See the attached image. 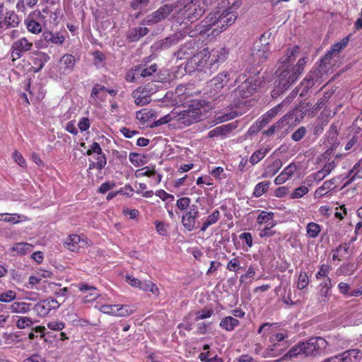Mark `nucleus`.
I'll return each mask as SVG.
<instances>
[{"mask_svg": "<svg viewBox=\"0 0 362 362\" xmlns=\"http://www.w3.org/2000/svg\"><path fill=\"white\" fill-rule=\"evenodd\" d=\"M270 185L271 182L269 181H262L259 182L254 188L252 196L256 198L260 197L268 192Z\"/></svg>", "mask_w": 362, "mask_h": 362, "instance_id": "36", "label": "nucleus"}, {"mask_svg": "<svg viewBox=\"0 0 362 362\" xmlns=\"http://www.w3.org/2000/svg\"><path fill=\"white\" fill-rule=\"evenodd\" d=\"M277 223H272L269 225H266L263 228H259L257 230L259 231V236L260 238H271L276 235V230H273V228H274L276 226Z\"/></svg>", "mask_w": 362, "mask_h": 362, "instance_id": "38", "label": "nucleus"}, {"mask_svg": "<svg viewBox=\"0 0 362 362\" xmlns=\"http://www.w3.org/2000/svg\"><path fill=\"white\" fill-rule=\"evenodd\" d=\"M309 192V189L306 186H300L296 188L293 192L291 194V199H300L307 194Z\"/></svg>", "mask_w": 362, "mask_h": 362, "instance_id": "53", "label": "nucleus"}, {"mask_svg": "<svg viewBox=\"0 0 362 362\" xmlns=\"http://www.w3.org/2000/svg\"><path fill=\"white\" fill-rule=\"evenodd\" d=\"M232 131L231 124H226L217 127L208 133L209 138L226 136Z\"/></svg>", "mask_w": 362, "mask_h": 362, "instance_id": "32", "label": "nucleus"}, {"mask_svg": "<svg viewBox=\"0 0 362 362\" xmlns=\"http://www.w3.org/2000/svg\"><path fill=\"white\" fill-rule=\"evenodd\" d=\"M214 314V310L212 309H204L201 311H198L196 313V317L194 320L199 321L201 320L206 319Z\"/></svg>", "mask_w": 362, "mask_h": 362, "instance_id": "61", "label": "nucleus"}, {"mask_svg": "<svg viewBox=\"0 0 362 362\" xmlns=\"http://www.w3.org/2000/svg\"><path fill=\"white\" fill-rule=\"evenodd\" d=\"M37 15L39 19H45V16H43L40 11H37V13L30 14L27 18L25 19V25L28 30L33 34H39L42 30V25L33 18V16Z\"/></svg>", "mask_w": 362, "mask_h": 362, "instance_id": "20", "label": "nucleus"}, {"mask_svg": "<svg viewBox=\"0 0 362 362\" xmlns=\"http://www.w3.org/2000/svg\"><path fill=\"white\" fill-rule=\"evenodd\" d=\"M229 80V74L226 71H223L214 77L209 81V86L211 90H213L215 93H218L227 85Z\"/></svg>", "mask_w": 362, "mask_h": 362, "instance_id": "18", "label": "nucleus"}, {"mask_svg": "<svg viewBox=\"0 0 362 362\" xmlns=\"http://www.w3.org/2000/svg\"><path fill=\"white\" fill-rule=\"evenodd\" d=\"M237 17L238 14L235 11H229L228 9L213 11L199 25V33L206 32L214 25H216L217 28L221 29V31H223L233 25Z\"/></svg>", "mask_w": 362, "mask_h": 362, "instance_id": "1", "label": "nucleus"}, {"mask_svg": "<svg viewBox=\"0 0 362 362\" xmlns=\"http://www.w3.org/2000/svg\"><path fill=\"white\" fill-rule=\"evenodd\" d=\"M232 255L234 257L228 262L226 269L233 272H238L240 269H245L243 267H241V262L243 259L241 257L235 256V253H233Z\"/></svg>", "mask_w": 362, "mask_h": 362, "instance_id": "34", "label": "nucleus"}, {"mask_svg": "<svg viewBox=\"0 0 362 362\" xmlns=\"http://www.w3.org/2000/svg\"><path fill=\"white\" fill-rule=\"evenodd\" d=\"M64 247L74 252H79L81 249L88 247L90 244L84 235L71 234L64 243Z\"/></svg>", "mask_w": 362, "mask_h": 362, "instance_id": "10", "label": "nucleus"}, {"mask_svg": "<svg viewBox=\"0 0 362 362\" xmlns=\"http://www.w3.org/2000/svg\"><path fill=\"white\" fill-rule=\"evenodd\" d=\"M156 174V171L155 170L154 166H146L141 169H139L135 173V176L137 177H154Z\"/></svg>", "mask_w": 362, "mask_h": 362, "instance_id": "44", "label": "nucleus"}, {"mask_svg": "<svg viewBox=\"0 0 362 362\" xmlns=\"http://www.w3.org/2000/svg\"><path fill=\"white\" fill-rule=\"evenodd\" d=\"M192 63H194L198 69H201L206 66H209L211 68L210 51L209 48H204L199 52L196 53L192 58Z\"/></svg>", "mask_w": 362, "mask_h": 362, "instance_id": "19", "label": "nucleus"}, {"mask_svg": "<svg viewBox=\"0 0 362 362\" xmlns=\"http://www.w3.org/2000/svg\"><path fill=\"white\" fill-rule=\"evenodd\" d=\"M221 218V213L218 209H215L213 212L209 214L205 219V221L202 223L200 230L202 232L206 231V230L213 224L216 223L219 219Z\"/></svg>", "mask_w": 362, "mask_h": 362, "instance_id": "31", "label": "nucleus"}, {"mask_svg": "<svg viewBox=\"0 0 362 362\" xmlns=\"http://www.w3.org/2000/svg\"><path fill=\"white\" fill-rule=\"evenodd\" d=\"M191 205V199L188 197L179 198L176 202V206L182 211H185L189 209Z\"/></svg>", "mask_w": 362, "mask_h": 362, "instance_id": "51", "label": "nucleus"}, {"mask_svg": "<svg viewBox=\"0 0 362 362\" xmlns=\"http://www.w3.org/2000/svg\"><path fill=\"white\" fill-rule=\"evenodd\" d=\"M256 221L259 226L276 223V221L274 220V213L273 211L264 210L259 213L257 216Z\"/></svg>", "mask_w": 362, "mask_h": 362, "instance_id": "28", "label": "nucleus"}, {"mask_svg": "<svg viewBox=\"0 0 362 362\" xmlns=\"http://www.w3.org/2000/svg\"><path fill=\"white\" fill-rule=\"evenodd\" d=\"M210 174L216 180H221L226 177L224 170L222 167H216L210 171Z\"/></svg>", "mask_w": 362, "mask_h": 362, "instance_id": "63", "label": "nucleus"}, {"mask_svg": "<svg viewBox=\"0 0 362 362\" xmlns=\"http://www.w3.org/2000/svg\"><path fill=\"white\" fill-rule=\"evenodd\" d=\"M327 175L321 169L307 177L306 182H310V186L313 185V182L315 181L317 183L323 180Z\"/></svg>", "mask_w": 362, "mask_h": 362, "instance_id": "49", "label": "nucleus"}, {"mask_svg": "<svg viewBox=\"0 0 362 362\" xmlns=\"http://www.w3.org/2000/svg\"><path fill=\"white\" fill-rule=\"evenodd\" d=\"M59 303L54 298H48L36 303L33 310L40 317L48 315L52 310H55L59 307Z\"/></svg>", "mask_w": 362, "mask_h": 362, "instance_id": "12", "label": "nucleus"}, {"mask_svg": "<svg viewBox=\"0 0 362 362\" xmlns=\"http://www.w3.org/2000/svg\"><path fill=\"white\" fill-rule=\"evenodd\" d=\"M298 356H303L300 342L293 346L279 361L291 359Z\"/></svg>", "mask_w": 362, "mask_h": 362, "instance_id": "43", "label": "nucleus"}, {"mask_svg": "<svg viewBox=\"0 0 362 362\" xmlns=\"http://www.w3.org/2000/svg\"><path fill=\"white\" fill-rule=\"evenodd\" d=\"M140 289L144 291L151 292L156 296H158L160 293L159 288L157 285L151 281H142Z\"/></svg>", "mask_w": 362, "mask_h": 362, "instance_id": "45", "label": "nucleus"}, {"mask_svg": "<svg viewBox=\"0 0 362 362\" xmlns=\"http://www.w3.org/2000/svg\"><path fill=\"white\" fill-rule=\"evenodd\" d=\"M228 56V51L224 47H217L210 52L211 66L224 62Z\"/></svg>", "mask_w": 362, "mask_h": 362, "instance_id": "22", "label": "nucleus"}, {"mask_svg": "<svg viewBox=\"0 0 362 362\" xmlns=\"http://www.w3.org/2000/svg\"><path fill=\"white\" fill-rule=\"evenodd\" d=\"M257 85L252 78H247L235 90L236 95L241 98L250 97L256 90Z\"/></svg>", "mask_w": 362, "mask_h": 362, "instance_id": "17", "label": "nucleus"}, {"mask_svg": "<svg viewBox=\"0 0 362 362\" xmlns=\"http://www.w3.org/2000/svg\"><path fill=\"white\" fill-rule=\"evenodd\" d=\"M257 47L258 48H255L252 52L254 58L260 62L267 59L271 54L269 43L267 42L266 44H262L260 46Z\"/></svg>", "mask_w": 362, "mask_h": 362, "instance_id": "26", "label": "nucleus"}, {"mask_svg": "<svg viewBox=\"0 0 362 362\" xmlns=\"http://www.w3.org/2000/svg\"><path fill=\"white\" fill-rule=\"evenodd\" d=\"M174 109L166 115L153 122L151 127H158L163 124H165L171 121H175Z\"/></svg>", "mask_w": 362, "mask_h": 362, "instance_id": "46", "label": "nucleus"}, {"mask_svg": "<svg viewBox=\"0 0 362 362\" xmlns=\"http://www.w3.org/2000/svg\"><path fill=\"white\" fill-rule=\"evenodd\" d=\"M330 272V267L327 264H322L320 266L318 272L315 274V277L317 280L322 278H327L328 274Z\"/></svg>", "mask_w": 362, "mask_h": 362, "instance_id": "60", "label": "nucleus"}, {"mask_svg": "<svg viewBox=\"0 0 362 362\" xmlns=\"http://www.w3.org/2000/svg\"><path fill=\"white\" fill-rule=\"evenodd\" d=\"M199 217V210L197 205L193 204L189 209L185 211L181 218V222L185 228L189 232L196 228V223Z\"/></svg>", "mask_w": 362, "mask_h": 362, "instance_id": "8", "label": "nucleus"}, {"mask_svg": "<svg viewBox=\"0 0 362 362\" xmlns=\"http://www.w3.org/2000/svg\"><path fill=\"white\" fill-rule=\"evenodd\" d=\"M321 230V226L315 222H310L306 226V235L310 238H315L319 235Z\"/></svg>", "mask_w": 362, "mask_h": 362, "instance_id": "40", "label": "nucleus"}, {"mask_svg": "<svg viewBox=\"0 0 362 362\" xmlns=\"http://www.w3.org/2000/svg\"><path fill=\"white\" fill-rule=\"evenodd\" d=\"M129 161L135 167H139L144 165L145 161L140 154L134 152H131L129 155Z\"/></svg>", "mask_w": 362, "mask_h": 362, "instance_id": "54", "label": "nucleus"}, {"mask_svg": "<svg viewBox=\"0 0 362 362\" xmlns=\"http://www.w3.org/2000/svg\"><path fill=\"white\" fill-rule=\"evenodd\" d=\"M300 344L303 356L320 354L327 345V341L322 337H312Z\"/></svg>", "mask_w": 362, "mask_h": 362, "instance_id": "5", "label": "nucleus"}, {"mask_svg": "<svg viewBox=\"0 0 362 362\" xmlns=\"http://www.w3.org/2000/svg\"><path fill=\"white\" fill-rule=\"evenodd\" d=\"M185 37V35L181 32H177L173 33V35L165 38L161 44V49H166L172 46L177 45L181 40H182Z\"/></svg>", "mask_w": 362, "mask_h": 362, "instance_id": "27", "label": "nucleus"}, {"mask_svg": "<svg viewBox=\"0 0 362 362\" xmlns=\"http://www.w3.org/2000/svg\"><path fill=\"white\" fill-rule=\"evenodd\" d=\"M269 149L267 148H259L255 151L250 156L249 161L252 165H255L257 164L260 160H262L266 155L269 152Z\"/></svg>", "mask_w": 362, "mask_h": 362, "instance_id": "41", "label": "nucleus"}, {"mask_svg": "<svg viewBox=\"0 0 362 362\" xmlns=\"http://www.w3.org/2000/svg\"><path fill=\"white\" fill-rule=\"evenodd\" d=\"M300 47L298 45L294 46L291 49H288L286 52V58L283 60L282 64H286L290 63L295 59L296 54L299 52Z\"/></svg>", "mask_w": 362, "mask_h": 362, "instance_id": "58", "label": "nucleus"}, {"mask_svg": "<svg viewBox=\"0 0 362 362\" xmlns=\"http://www.w3.org/2000/svg\"><path fill=\"white\" fill-rule=\"evenodd\" d=\"M33 248V245L23 242L14 244L11 250L12 251L17 252L18 254L24 255L30 253Z\"/></svg>", "mask_w": 362, "mask_h": 362, "instance_id": "39", "label": "nucleus"}, {"mask_svg": "<svg viewBox=\"0 0 362 362\" xmlns=\"http://www.w3.org/2000/svg\"><path fill=\"white\" fill-rule=\"evenodd\" d=\"M136 68L139 69V76L144 78L151 76L157 71V65L156 64H151L146 68L143 67L141 65H137Z\"/></svg>", "mask_w": 362, "mask_h": 362, "instance_id": "48", "label": "nucleus"}, {"mask_svg": "<svg viewBox=\"0 0 362 362\" xmlns=\"http://www.w3.org/2000/svg\"><path fill=\"white\" fill-rule=\"evenodd\" d=\"M136 117L140 121L141 124H145L152 120L154 121L157 117V114L153 110L143 109L136 112Z\"/></svg>", "mask_w": 362, "mask_h": 362, "instance_id": "25", "label": "nucleus"}, {"mask_svg": "<svg viewBox=\"0 0 362 362\" xmlns=\"http://www.w3.org/2000/svg\"><path fill=\"white\" fill-rule=\"evenodd\" d=\"M337 178L334 177L324 182L322 185L315 191V199L330 196L331 192L337 188Z\"/></svg>", "mask_w": 362, "mask_h": 362, "instance_id": "16", "label": "nucleus"}, {"mask_svg": "<svg viewBox=\"0 0 362 362\" xmlns=\"http://www.w3.org/2000/svg\"><path fill=\"white\" fill-rule=\"evenodd\" d=\"M16 293L12 290L0 293V302L10 303L16 298Z\"/></svg>", "mask_w": 362, "mask_h": 362, "instance_id": "55", "label": "nucleus"}, {"mask_svg": "<svg viewBox=\"0 0 362 362\" xmlns=\"http://www.w3.org/2000/svg\"><path fill=\"white\" fill-rule=\"evenodd\" d=\"M156 90L154 84L148 83L144 86L138 87L132 92V95L136 105L144 106L151 101V95Z\"/></svg>", "mask_w": 362, "mask_h": 362, "instance_id": "6", "label": "nucleus"}, {"mask_svg": "<svg viewBox=\"0 0 362 362\" xmlns=\"http://www.w3.org/2000/svg\"><path fill=\"white\" fill-rule=\"evenodd\" d=\"M175 121L184 127H187L199 120L201 110L198 105H189L186 110H180L174 108Z\"/></svg>", "mask_w": 362, "mask_h": 362, "instance_id": "4", "label": "nucleus"}, {"mask_svg": "<svg viewBox=\"0 0 362 362\" xmlns=\"http://www.w3.org/2000/svg\"><path fill=\"white\" fill-rule=\"evenodd\" d=\"M77 288L81 292L89 291V293L84 296L83 303H89L95 300L100 296V293L97 291L95 287L89 286L85 283H79Z\"/></svg>", "mask_w": 362, "mask_h": 362, "instance_id": "23", "label": "nucleus"}, {"mask_svg": "<svg viewBox=\"0 0 362 362\" xmlns=\"http://www.w3.org/2000/svg\"><path fill=\"white\" fill-rule=\"evenodd\" d=\"M281 159L274 160L271 164L268 165L262 175V177H272L275 175L282 167Z\"/></svg>", "mask_w": 362, "mask_h": 362, "instance_id": "29", "label": "nucleus"}, {"mask_svg": "<svg viewBox=\"0 0 362 362\" xmlns=\"http://www.w3.org/2000/svg\"><path fill=\"white\" fill-rule=\"evenodd\" d=\"M288 337L286 332L277 333L272 336L269 338V341L273 343V344L266 349L264 356L276 357L279 356L288 347L286 342L282 344L279 343L288 338Z\"/></svg>", "mask_w": 362, "mask_h": 362, "instance_id": "7", "label": "nucleus"}, {"mask_svg": "<svg viewBox=\"0 0 362 362\" xmlns=\"http://www.w3.org/2000/svg\"><path fill=\"white\" fill-rule=\"evenodd\" d=\"M43 37L47 42H52L57 45H62L65 40L64 35L59 33H54L52 32H45L43 33Z\"/></svg>", "mask_w": 362, "mask_h": 362, "instance_id": "37", "label": "nucleus"}, {"mask_svg": "<svg viewBox=\"0 0 362 362\" xmlns=\"http://www.w3.org/2000/svg\"><path fill=\"white\" fill-rule=\"evenodd\" d=\"M309 284L308 276L306 272H300L297 281V288L299 290L305 288Z\"/></svg>", "mask_w": 362, "mask_h": 362, "instance_id": "59", "label": "nucleus"}, {"mask_svg": "<svg viewBox=\"0 0 362 362\" xmlns=\"http://www.w3.org/2000/svg\"><path fill=\"white\" fill-rule=\"evenodd\" d=\"M13 317L16 327L20 329L30 328L35 322L27 316H16Z\"/></svg>", "mask_w": 362, "mask_h": 362, "instance_id": "35", "label": "nucleus"}, {"mask_svg": "<svg viewBox=\"0 0 362 362\" xmlns=\"http://www.w3.org/2000/svg\"><path fill=\"white\" fill-rule=\"evenodd\" d=\"M174 10L191 22L200 18L205 11L201 0H177Z\"/></svg>", "mask_w": 362, "mask_h": 362, "instance_id": "2", "label": "nucleus"}, {"mask_svg": "<svg viewBox=\"0 0 362 362\" xmlns=\"http://www.w3.org/2000/svg\"><path fill=\"white\" fill-rule=\"evenodd\" d=\"M4 221L7 223H18L21 218L20 215L17 214H0V217H4Z\"/></svg>", "mask_w": 362, "mask_h": 362, "instance_id": "62", "label": "nucleus"}, {"mask_svg": "<svg viewBox=\"0 0 362 362\" xmlns=\"http://www.w3.org/2000/svg\"><path fill=\"white\" fill-rule=\"evenodd\" d=\"M306 133V128L305 127H300L292 134L291 139L294 141H299L305 136Z\"/></svg>", "mask_w": 362, "mask_h": 362, "instance_id": "64", "label": "nucleus"}, {"mask_svg": "<svg viewBox=\"0 0 362 362\" xmlns=\"http://www.w3.org/2000/svg\"><path fill=\"white\" fill-rule=\"evenodd\" d=\"M19 24L18 15L12 11H4L3 4L0 5V28L7 29L15 28Z\"/></svg>", "mask_w": 362, "mask_h": 362, "instance_id": "14", "label": "nucleus"}, {"mask_svg": "<svg viewBox=\"0 0 362 362\" xmlns=\"http://www.w3.org/2000/svg\"><path fill=\"white\" fill-rule=\"evenodd\" d=\"M195 44L196 43L192 40L186 42L175 53L177 58L179 59H192L197 52Z\"/></svg>", "mask_w": 362, "mask_h": 362, "instance_id": "21", "label": "nucleus"}, {"mask_svg": "<svg viewBox=\"0 0 362 362\" xmlns=\"http://www.w3.org/2000/svg\"><path fill=\"white\" fill-rule=\"evenodd\" d=\"M361 359V351L358 349H352L327 359L326 362H360Z\"/></svg>", "mask_w": 362, "mask_h": 362, "instance_id": "13", "label": "nucleus"}, {"mask_svg": "<svg viewBox=\"0 0 362 362\" xmlns=\"http://www.w3.org/2000/svg\"><path fill=\"white\" fill-rule=\"evenodd\" d=\"M31 303L25 302H15L10 306V310L14 313L25 314L30 312L32 309Z\"/></svg>", "mask_w": 362, "mask_h": 362, "instance_id": "33", "label": "nucleus"}, {"mask_svg": "<svg viewBox=\"0 0 362 362\" xmlns=\"http://www.w3.org/2000/svg\"><path fill=\"white\" fill-rule=\"evenodd\" d=\"M156 230L162 236H167L168 234L169 225L161 221H156Z\"/></svg>", "mask_w": 362, "mask_h": 362, "instance_id": "56", "label": "nucleus"}, {"mask_svg": "<svg viewBox=\"0 0 362 362\" xmlns=\"http://www.w3.org/2000/svg\"><path fill=\"white\" fill-rule=\"evenodd\" d=\"M349 42V37H344L340 42H338L335 44H334L330 49L332 52H333L335 54L339 53L343 49H344Z\"/></svg>", "mask_w": 362, "mask_h": 362, "instance_id": "57", "label": "nucleus"}, {"mask_svg": "<svg viewBox=\"0 0 362 362\" xmlns=\"http://www.w3.org/2000/svg\"><path fill=\"white\" fill-rule=\"evenodd\" d=\"M334 55H336L332 50L329 49L325 55L320 59V67L321 69H326L327 65H330L331 60Z\"/></svg>", "mask_w": 362, "mask_h": 362, "instance_id": "52", "label": "nucleus"}, {"mask_svg": "<svg viewBox=\"0 0 362 362\" xmlns=\"http://www.w3.org/2000/svg\"><path fill=\"white\" fill-rule=\"evenodd\" d=\"M59 63L61 69H63V73L70 74L74 69L76 58L73 54H65L60 59Z\"/></svg>", "mask_w": 362, "mask_h": 362, "instance_id": "24", "label": "nucleus"}, {"mask_svg": "<svg viewBox=\"0 0 362 362\" xmlns=\"http://www.w3.org/2000/svg\"><path fill=\"white\" fill-rule=\"evenodd\" d=\"M33 54L37 55V57L33 59V62L34 65L37 66L35 71H38L43 68L45 66V62L49 59V56L41 52H35Z\"/></svg>", "mask_w": 362, "mask_h": 362, "instance_id": "42", "label": "nucleus"}, {"mask_svg": "<svg viewBox=\"0 0 362 362\" xmlns=\"http://www.w3.org/2000/svg\"><path fill=\"white\" fill-rule=\"evenodd\" d=\"M355 271L354 264V263H346L341 264L337 269V273L339 275L343 276H350L354 274Z\"/></svg>", "mask_w": 362, "mask_h": 362, "instance_id": "47", "label": "nucleus"}, {"mask_svg": "<svg viewBox=\"0 0 362 362\" xmlns=\"http://www.w3.org/2000/svg\"><path fill=\"white\" fill-rule=\"evenodd\" d=\"M239 324L240 322L236 318H234L231 316H227L221 320L219 327L226 331L230 332L234 330L235 328L239 325Z\"/></svg>", "mask_w": 362, "mask_h": 362, "instance_id": "30", "label": "nucleus"}, {"mask_svg": "<svg viewBox=\"0 0 362 362\" xmlns=\"http://www.w3.org/2000/svg\"><path fill=\"white\" fill-rule=\"evenodd\" d=\"M48 287L54 292V294L57 296L65 297L67 295L69 291L68 288L64 287L63 288L59 289V291L55 290L57 287L61 286L60 284L54 283V282H47Z\"/></svg>", "mask_w": 362, "mask_h": 362, "instance_id": "50", "label": "nucleus"}, {"mask_svg": "<svg viewBox=\"0 0 362 362\" xmlns=\"http://www.w3.org/2000/svg\"><path fill=\"white\" fill-rule=\"evenodd\" d=\"M173 9L174 5L166 4L160 6L153 13L148 15L146 17L144 22L148 25L156 24L165 19L171 13Z\"/></svg>", "mask_w": 362, "mask_h": 362, "instance_id": "11", "label": "nucleus"}, {"mask_svg": "<svg viewBox=\"0 0 362 362\" xmlns=\"http://www.w3.org/2000/svg\"><path fill=\"white\" fill-rule=\"evenodd\" d=\"M33 47V42L25 37H22L14 41L11 47L12 61L21 59L23 54L30 51Z\"/></svg>", "mask_w": 362, "mask_h": 362, "instance_id": "9", "label": "nucleus"}, {"mask_svg": "<svg viewBox=\"0 0 362 362\" xmlns=\"http://www.w3.org/2000/svg\"><path fill=\"white\" fill-rule=\"evenodd\" d=\"M306 63L307 58L303 57L298 60L296 66L281 71L279 77L278 85L281 91H285L296 82L302 74Z\"/></svg>", "mask_w": 362, "mask_h": 362, "instance_id": "3", "label": "nucleus"}, {"mask_svg": "<svg viewBox=\"0 0 362 362\" xmlns=\"http://www.w3.org/2000/svg\"><path fill=\"white\" fill-rule=\"evenodd\" d=\"M99 310L105 314L111 315L125 317L132 314L133 310H129L126 305H102L98 308Z\"/></svg>", "mask_w": 362, "mask_h": 362, "instance_id": "15", "label": "nucleus"}]
</instances>
